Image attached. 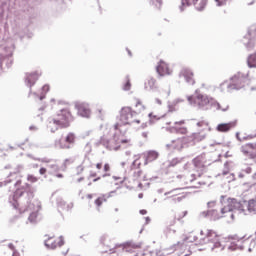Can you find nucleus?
Instances as JSON below:
<instances>
[{"label": "nucleus", "instance_id": "9b49d317", "mask_svg": "<svg viewBox=\"0 0 256 256\" xmlns=\"http://www.w3.org/2000/svg\"><path fill=\"white\" fill-rule=\"evenodd\" d=\"M78 115L82 117L88 118L89 115H91V109H89V106L87 104H77L76 105Z\"/></svg>", "mask_w": 256, "mask_h": 256}, {"label": "nucleus", "instance_id": "5fc2aeb1", "mask_svg": "<svg viewBox=\"0 0 256 256\" xmlns=\"http://www.w3.org/2000/svg\"><path fill=\"white\" fill-rule=\"evenodd\" d=\"M177 202H181V198H177Z\"/></svg>", "mask_w": 256, "mask_h": 256}, {"label": "nucleus", "instance_id": "cd10ccee", "mask_svg": "<svg viewBox=\"0 0 256 256\" xmlns=\"http://www.w3.org/2000/svg\"><path fill=\"white\" fill-rule=\"evenodd\" d=\"M27 179H28V182H31L32 184L38 182V178L35 177L34 175H31V174L28 175V178H27Z\"/></svg>", "mask_w": 256, "mask_h": 256}, {"label": "nucleus", "instance_id": "a18cd8bd", "mask_svg": "<svg viewBox=\"0 0 256 256\" xmlns=\"http://www.w3.org/2000/svg\"><path fill=\"white\" fill-rule=\"evenodd\" d=\"M13 256H20L19 252L14 251Z\"/></svg>", "mask_w": 256, "mask_h": 256}, {"label": "nucleus", "instance_id": "2eb2a0df", "mask_svg": "<svg viewBox=\"0 0 256 256\" xmlns=\"http://www.w3.org/2000/svg\"><path fill=\"white\" fill-rule=\"evenodd\" d=\"M133 102H134L135 108H137L136 111H137L138 113H140V112H142L143 110H145V105H143L142 100H140L139 98H134Z\"/></svg>", "mask_w": 256, "mask_h": 256}, {"label": "nucleus", "instance_id": "9d476101", "mask_svg": "<svg viewBox=\"0 0 256 256\" xmlns=\"http://www.w3.org/2000/svg\"><path fill=\"white\" fill-rule=\"evenodd\" d=\"M156 72H158V75L161 77L172 74V70L169 68V65L164 61H159L158 66L156 67Z\"/></svg>", "mask_w": 256, "mask_h": 256}, {"label": "nucleus", "instance_id": "6e6552de", "mask_svg": "<svg viewBox=\"0 0 256 256\" xmlns=\"http://www.w3.org/2000/svg\"><path fill=\"white\" fill-rule=\"evenodd\" d=\"M180 77L185 79L186 83L189 85H196V78L194 77V72L190 68H183L180 71Z\"/></svg>", "mask_w": 256, "mask_h": 256}, {"label": "nucleus", "instance_id": "7c9ffc66", "mask_svg": "<svg viewBox=\"0 0 256 256\" xmlns=\"http://www.w3.org/2000/svg\"><path fill=\"white\" fill-rule=\"evenodd\" d=\"M216 3H218V6H223L227 2V0H215Z\"/></svg>", "mask_w": 256, "mask_h": 256}, {"label": "nucleus", "instance_id": "8fccbe9b", "mask_svg": "<svg viewBox=\"0 0 256 256\" xmlns=\"http://www.w3.org/2000/svg\"><path fill=\"white\" fill-rule=\"evenodd\" d=\"M234 240H240L241 238H239L238 236H234V238H233Z\"/></svg>", "mask_w": 256, "mask_h": 256}, {"label": "nucleus", "instance_id": "b1692460", "mask_svg": "<svg viewBox=\"0 0 256 256\" xmlns=\"http://www.w3.org/2000/svg\"><path fill=\"white\" fill-rule=\"evenodd\" d=\"M130 89H131V82H130V79L126 77V82L125 84H123V91H130Z\"/></svg>", "mask_w": 256, "mask_h": 256}, {"label": "nucleus", "instance_id": "20e7f679", "mask_svg": "<svg viewBox=\"0 0 256 256\" xmlns=\"http://www.w3.org/2000/svg\"><path fill=\"white\" fill-rule=\"evenodd\" d=\"M188 101L192 105H196L200 108H203V107H206L207 105L211 104L213 99L207 95L198 93L195 97L189 96Z\"/></svg>", "mask_w": 256, "mask_h": 256}, {"label": "nucleus", "instance_id": "4be33fe9", "mask_svg": "<svg viewBox=\"0 0 256 256\" xmlns=\"http://www.w3.org/2000/svg\"><path fill=\"white\" fill-rule=\"evenodd\" d=\"M71 164H73V160L68 158L65 159L64 162L62 163V171H65L67 169L68 166H70Z\"/></svg>", "mask_w": 256, "mask_h": 256}, {"label": "nucleus", "instance_id": "5701e85b", "mask_svg": "<svg viewBox=\"0 0 256 256\" xmlns=\"http://www.w3.org/2000/svg\"><path fill=\"white\" fill-rule=\"evenodd\" d=\"M174 129H176L177 133L182 134V135H187V133H188V130L185 127L176 126V127H174Z\"/></svg>", "mask_w": 256, "mask_h": 256}, {"label": "nucleus", "instance_id": "473e14b6", "mask_svg": "<svg viewBox=\"0 0 256 256\" xmlns=\"http://www.w3.org/2000/svg\"><path fill=\"white\" fill-rule=\"evenodd\" d=\"M47 169L46 168H40V175H46Z\"/></svg>", "mask_w": 256, "mask_h": 256}, {"label": "nucleus", "instance_id": "e433bc0d", "mask_svg": "<svg viewBox=\"0 0 256 256\" xmlns=\"http://www.w3.org/2000/svg\"><path fill=\"white\" fill-rule=\"evenodd\" d=\"M123 251H125V252H130V246H125V247H123Z\"/></svg>", "mask_w": 256, "mask_h": 256}, {"label": "nucleus", "instance_id": "f3484780", "mask_svg": "<svg viewBox=\"0 0 256 256\" xmlns=\"http://www.w3.org/2000/svg\"><path fill=\"white\" fill-rule=\"evenodd\" d=\"M105 202H106V197L100 196V197L96 198L95 205H96V207L100 208Z\"/></svg>", "mask_w": 256, "mask_h": 256}, {"label": "nucleus", "instance_id": "37998d69", "mask_svg": "<svg viewBox=\"0 0 256 256\" xmlns=\"http://www.w3.org/2000/svg\"><path fill=\"white\" fill-rule=\"evenodd\" d=\"M8 248H10L11 250H13L14 251V245L13 244H8Z\"/></svg>", "mask_w": 256, "mask_h": 256}, {"label": "nucleus", "instance_id": "13d9d810", "mask_svg": "<svg viewBox=\"0 0 256 256\" xmlns=\"http://www.w3.org/2000/svg\"><path fill=\"white\" fill-rule=\"evenodd\" d=\"M142 196H143L142 194L139 195L140 198H142Z\"/></svg>", "mask_w": 256, "mask_h": 256}, {"label": "nucleus", "instance_id": "c9c22d12", "mask_svg": "<svg viewBox=\"0 0 256 256\" xmlns=\"http://www.w3.org/2000/svg\"><path fill=\"white\" fill-rule=\"evenodd\" d=\"M184 124H185L184 120L175 123L176 126H178V125L181 126V125H184Z\"/></svg>", "mask_w": 256, "mask_h": 256}, {"label": "nucleus", "instance_id": "4d7b16f0", "mask_svg": "<svg viewBox=\"0 0 256 256\" xmlns=\"http://www.w3.org/2000/svg\"><path fill=\"white\" fill-rule=\"evenodd\" d=\"M159 5H161V0H158Z\"/></svg>", "mask_w": 256, "mask_h": 256}, {"label": "nucleus", "instance_id": "aec40b11", "mask_svg": "<svg viewBox=\"0 0 256 256\" xmlns=\"http://www.w3.org/2000/svg\"><path fill=\"white\" fill-rule=\"evenodd\" d=\"M181 1L183 6H192V5H196L199 2V0H181Z\"/></svg>", "mask_w": 256, "mask_h": 256}, {"label": "nucleus", "instance_id": "423d86ee", "mask_svg": "<svg viewBox=\"0 0 256 256\" xmlns=\"http://www.w3.org/2000/svg\"><path fill=\"white\" fill-rule=\"evenodd\" d=\"M240 152L248 159H256V142L243 144L240 147Z\"/></svg>", "mask_w": 256, "mask_h": 256}, {"label": "nucleus", "instance_id": "603ef678", "mask_svg": "<svg viewBox=\"0 0 256 256\" xmlns=\"http://www.w3.org/2000/svg\"><path fill=\"white\" fill-rule=\"evenodd\" d=\"M237 140L242 141L241 138L237 135Z\"/></svg>", "mask_w": 256, "mask_h": 256}, {"label": "nucleus", "instance_id": "bf43d9fd", "mask_svg": "<svg viewBox=\"0 0 256 256\" xmlns=\"http://www.w3.org/2000/svg\"><path fill=\"white\" fill-rule=\"evenodd\" d=\"M196 162H197V159L194 160V163H196Z\"/></svg>", "mask_w": 256, "mask_h": 256}, {"label": "nucleus", "instance_id": "49530a36", "mask_svg": "<svg viewBox=\"0 0 256 256\" xmlns=\"http://www.w3.org/2000/svg\"><path fill=\"white\" fill-rule=\"evenodd\" d=\"M198 185H200V186H205V185H206V183H205V182H203V183L198 182Z\"/></svg>", "mask_w": 256, "mask_h": 256}, {"label": "nucleus", "instance_id": "a878e982", "mask_svg": "<svg viewBox=\"0 0 256 256\" xmlns=\"http://www.w3.org/2000/svg\"><path fill=\"white\" fill-rule=\"evenodd\" d=\"M102 168H103L104 173H105L104 175H102V177H108L109 174H107V173L110 172V164L109 163H105Z\"/></svg>", "mask_w": 256, "mask_h": 256}, {"label": "nucleus", "instance_id": "72a5a7b5", "mask_svg": "<svg viewBox=\"0 0 256 256\" xmlns=\"http://www.w3.org/2000/svg\"><path fill=\"white\" fill-rule=\"evenodd\" d=\"M185 216H187V212H182V215H180L177 220H181L182 218H184Z\"/></svg>", "mask_w": 256, "mask_h": 256}, {"label": "nucleus", "instance_id": "79ce46f5", "mask_svg": "<svg viewBox=\"0 0 256 256\" xmlns=\"http://www.w3.org/2000/svg\"><path fill=\"white\" fill-rule=\"evenodd\" d=\"M147 213H148V211H146V210H140L141 215H146Z\"/></svg>", "mask_w": 256, "mask_h": 256}, {"label": "nucleus", "instance_id": "4468645a", "mask_svg": "<svg viewBox=\"0 0 256 256\" xmlns=\"http://www.w3.org/2000/svg\"><path fill=\"white\" fill-rule=\"evenodd\" d=\"M206 239H207V242L217 243L218 242V235H217L216 232H213L212 230H207Z\"/></svg>", "mask_w": 256, "mask_h": 256}, {"label": "nucleus", "instance_id": "1a4fd4ad", "mask_svg": "<svg viewBox=\"0 0 256 256\" xmlns=\"http://www.w3.org/2000/svg\"><path fill=\"white\" fill-rule=\"evenodd\" d=\"M231 212L230 207H224L221 209V212H218L217 209L207 211V216L212 217V220H219L225 217V214Z\"/></svg>", "mask_w": 256, "mask_h": 256}, {"label": "nucleus", "instance_id": "7ed1b4c3", "mask_svg": "<svg viewBox=\"0 0 256 256\" xmlns=\"http://www.w3.org/2000/svg\"><path fill=\"white\" fill-rule=\"evenodd\" d=\"M65 240L62 236H47L46 240H44V246L48 250H56L62 246H64Z\"/></svg>", "mask_w": 256, "mask_h": 256}, {"label": "nucleus", "instance_id": "de8ad7c7", "mask_svg": "<svg viewBox=\"0 0 256 256\" xmlns=\"http://www.w3.org/2000/svg\"><path fill=\"white\" fill-rule=\"evenodd\" d=\"M197 136H199V134H192V137H194V139H197Z\"/></svg>", "mask_w": 256, "mask_h": 256}, {"label": "nucleus", "instance_id": "2f4dec72", "mask_svg": "<svg viewBox=\"0 0 256 256\" xmlns=\"http://www.w3.org/2000/svg\"><path fill=\"white\" fill-rule=\"evenodd\" d=\"M205 125H207V123L205 121H201V122L197 123V127H203Z\"/></svg>", "mask_w": 256, "mask_h": 256}, {"label": "nucleus", "instance_id": "c85d7f7f", "mask_svg": "<svg viewBox=\"0 0 256 256\" xmlns=\"http://www.w3.org/2000/svg\"><path fill=\"white\" fill-rule=\"evenodd\" d=\"M50 90V86L49 85H44L42 86V95H46Z\"/></svg>", "mask_w": 256, "mask_h": 256}, {"label": "nucleus", "instance_id": "864d4df0", "mask_svg": "<svg viewBox=\"0 0 256 256\" xmlns=\"http://www.w3.org/2000/svg\"><path fill=\"white\" fill-rule=\"evenodd\" d=\"M95 176H97V174H92V175H90V177H95Z\"/></svg>", "mask_w": 256, "mask_h": 256}, {"label": "nucleus", "instance_id": "ddd939ff", "mask_svg": "<svg viewBox=\"0 0 256 256\" xmlns=\"http://www.w3.org/2000/svg\"><path fill=\"white\" fill-rule=\"evenodd\" d=\"M235 127H236L235 122H230V123H227V124H220L216 127V131L221 132V133H227Z\"/></svg>", "mask_w": 256, "mask_h": 256}, {"label": "nucleus", "instance_id": "4c0bfd02", "mask_svg": "<svg viewBox=\"0 0 256 256\" xmlns=\"http://www.w3.org/2000/svg\"><path fill=\"white\" fill-rule=\"evenodd\" d=\"M120 143H122V144H127V143H130V140H127V139H125V140H120Z\"/></svg>", "mask_w": 256, "mask_h": 256}, {"label": "nucleus", "instance_id": "c03bdc74", "mask_svg": "<svg viewBox=\"0 0 256 256\" xmlns=\"http://www.w3.org/2000/svg\"><path fill=\"white\" fill-rule=\"evenodd\" d=\"M142 136H143L144 138H148V133H147V132H144V133L142 134Z\"/></svg>", "mask_w": 256, "mask_h": 256}, {"label": "nucleus", "instance_id": "09e8293b", "mask_svg": "<svg viewBox=\"0 0 256 256\" xmlns=\"http://www.w3.org/2000/svg\"><path fill=\"white\" fill-rule=\"evenodd\" d=\"M100 179H101L100 177L95 178V179H94V182H98V181H100Z\"/></svg>", "mask_w": 256, "mask_h": 256}, {"label": "nucleus", "instance_id": "bb28decb", "mask_svg": "<svg viewBox=\"0 0 256 256\" xmlns=\"http://www.w3.org/2000/svg\"><path fill=\"white\" fill-rule=\"evenodd\" d=\"M79 196L82 200H92L93 198L92 194H83L82 192H80Z\"/></svg>", "mask_w": 256, "mask_h": 256}, {"label": "nucleus", "instance_id": "412c9836", "mask_svg": "<svg viewBox=\"0 0 256 256\" xmlns=\"http://www.w3.org/2000/svg\"><path fill=\"white\" fill-rule=\"evenodd\" d=\"M231 80H233V83H236L239 88L243 86L242 85L243 81L241 77L235 75Z\"/></svg>", "mask_w": 256, "mask_h": 256}, {"label": "nucleus", "instance_id": "c756f323", "mask_svg": "<svg viewBox=\"0 0 256 256\" xmlns=\"http://www.w3.org/2000/svg\"><path fill=\"white\" fill-rule=\"evenodd\" d=\"M150 118L152 119H156V120H160L161 118H163V115H155L154 113H150Z\"/></svg>", "mask_w": 256, "mask_h": 256}, {"label": "nucleus", "instance_id": "6e6d98bb", "mask_svg": "<svg viewBox=\"0 0 256 256\" xmlns=\"http://www.w3.org/2000/svg\"><path fill=\"white\" fill-rule=\"evenodd\" d=\"M43 99H44V96H41V97H40V100H43Z\"/></svg>", "mask_w": 256, "mask_h": 256}, {"label": "nucleus", "instance_id": "f704fd0d", "mask_svg": "<svg viewBox=\"0 0 256 256\" xmlns=\"http://www.w3.org/2000/svg\"><path fill=\"white\" fill-rule=\"evenodd\" d=\"M102 168H103V163L100 162V163L96 164V169L100 170Z\"/></svg>", "mask_w": 256, "mask_h": 256}, {"label": "nucleus", "instance_id": "f03ea898", "mask_svg": "<svg viewBox=\"0 0 256 256\" xmlns=\"http://www.w3.org/2000/svg\"><path fill=\"white\" fill-rule=\"evenodd\" d=\"M136 115V111H133L130 107H124L120 110V122L114 124V130H119L124 125H130L136 120H134V116Z\"/></svg>", "mask_w": 256, "mask_h": 256}, {"label": "nucleus", "instance_id": "3c124183", "mask_svg": "<svg viewBox=\"0 0 256 256\" xmlns=\"http://www.w3.org/2000/svg\"><path fill=\"white\" fill-rule=\"evenodd\" d=\"M128 55H129V56H131V55H132L130 50H128Z\"/></svg>", "mask_w": 256, "mask_h": 256}, {"label": "nucleus", "instance_id": "39448f33", "mask_svg": "<svg viewBox=\"0 0 256 256\" xmlns=\"http://www.w3.org/2000/svg\"><path fill=\"white\" fill-rule=\"evenodd\" d=\"M76 141V136L73 133L66 134L65 138H60L54 142V146L59 149H71V145Z\"/></svg>", "mask_w": 256, "mask_h": 256}, {"label": "nucleus", "instance_id": "f8f14e48", "mask_svg": "<svg viewBox=\"0 0 256 256\" xmlns=\"http://www.w3.org/2000/svg\"><path fill=\"white\" fill-rule=\"evenodd\" d=\"M41 76V74H39L38 72H34V73H27L26 74V84L29 87H32L35 85V82H37L38 78Z\"/></svg>", "mask_w": 256, "mask_h": 256}, {"label": "nucleus", "instance_id": "0eeeda50", "mask_svg": "<svg viewBox=\"0 0 256 256\" xmlns=\"http://www.w3.org/2000/svg\"><path fill=\"white\" fill-rule=\"evenodd\" d=\"M41 210V206L38 203H29L28 207L26 208V212H29L28 220L31 223H36L38 218V213Z\"/></svg>", "mask_w": 256, "mask_h": 256}, {"label": "nucleus", "instance_id": "58836bf2", "mask_svg": "<svg viewBox=\"0 0 256 256\" xmlns=\"http://www.w3.org/2000/svg\"><path fill=\"white\" fill-rule=\"evenodd\" d=\"M155 103H156V105H161L162 101L160 99H155Z\"/></svg>", "mask_w": 256, "mask_h": 256}, {"label": "nucleus", "instance_id": "a211bd4d", "mask_svg": "<svg viewBox=\"0 0 256 256\" xmlns=\"http://www.w3.org/2000/svg\"><path fill=\"white\" fill-rule=\"evenodd\" d=\"M158 158V153L157 152H149L147 154V161H155Z\"/></svg>", "mask_w": 256, "mask_h": 256}, {"label": "nucleus", "instance_id": "ea45409f", "mask_svg": "<svg viewBox=\"0 0 256 256\" xmlns=\"http://www.w3.org/2000/svg\"><path fill=\"white\" fill-rule=\"evenodd\" d=\"M54 176H55V177H58L59 179L64 178V175H62V174H55Z\"/></svg>", "mask_w": 256, "mask_h": 256}, {"label": "nucleus", "instance_id": "a19ab883", "mask_svg": "<svg viewBox=\"0 0 256 256\" xmlns=\"http://www.w3.org/2000/svg\"><path fill=\"white\" fill-rule=\"evenodd\" d=\"M84 180H85L84 177L78 178V179H77V183L83 182Z\"/></svg>", "mask_w": 256, "mask_h": 256}, {"label": "nucleus", "instance_id": "f257e3e1", "mask_svg": "<svg viewBox=\"0 0 256 256\" xmlns=\"http://www.w3.org/2000/svg\"><path fill=\"white\" fill-rule=\"evenodd\" d=\"M74 117L71 113L70 109L64 108L60 109L56 114L53 115L52 119L48 121V129L55 133L59 129H67L71 126V122H73Z\"/></svg>", "mask_w": 256, "mask_h": 256}, {"label": "nucleus", "instance_id": "dca6fc26", "mask_svg": "<svg viewBox=\"0 0 256 256\" xmlns=\"http://www.w3.org/2000/svg\"><path fill=\"white\" fill-rule=\"evenodd\" d=\"M248 66L249 68H255L256 67V54H251L248 57Z\"/></svg>", "mask_w": 256, "mask_h": 256}, {"label": "nucleus", "instance_id": "6ab92c4d", "mask_svg": "<svg viewBox=\"0 0 256 256\" xmlns=\"http://www.w3.org/2000/svg\"><path fill=\"white\" fill-rule=\"evenodd\" d=\"M248 210H249V212H255L256 211V200H249Z\"/></svg>", "mask_w": 256, "mask_h": 256}, {"label": "nucleus", "instance_id": "393cba45", "mask_svg": "<svg viewBox=\"0 0 256 256\" xmlns=\"http://www.w3.org/2000/svg\"><path fill=\"white\" fill-rule=\"evenodd\" d=\"M181 163V160L178 158H173L168 164V167H176V165H179Z\"/></svg>", "mask_w": 256, "mask_h": 256}]
</instances>
